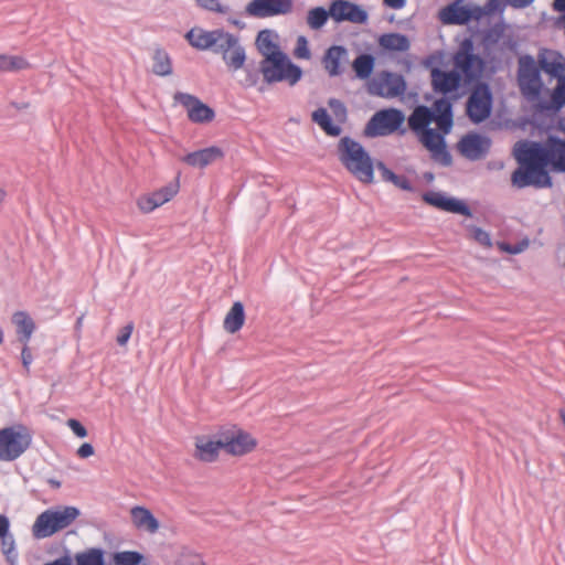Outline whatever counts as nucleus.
Returning a JSON list of instances; mask_svg holds the SVG:
<instances>
[{"mask_svg":"<svg viewBox=\"0 0 565 565\" xmlns=\"http://www.w3.org/2000/svg\"><path fill=\"white\" fill-rule=\"evenodd\" d=\"M557 129L565 135L564 120H559ZM513 154L519 168L513 171L511 182L518 189L551 188L553 182L548 166L555 171L565 172V140L559 137L550 135L544 142L519 141Z\"/></svg>","mask_w":565,"mask_h":565,"instance_id":"obj_1","label":"nucleus"},{"mask_svg":"<svg viewBox=\"0 0 565 565\" xmlns=\"http://www.w3.org/2000/svg\"><path fill=\"white\" fill-rule=\"evenodd\" d=\"M557 129L565 135L564 120H559ZM513 154L519 168L513 171L511 182L518 189L551 188L553 182L548 166L555 171L565 172V140L559 137L550 135L544 142L519 141Z\"/></svg>","mask_w":565,"mask_h":565,"instance_id":"obj_2","label":"nucleus"},{"mask_svg":"<svg viewBox=\"0 0 565 565\" xmlns=\"http://www.w3.org/2000/svg\"><path fill=\"white\" fill-rule=\"evenodd\" d=\"M409 129L422 145L431 152L434 160L448 167L452 157L447 150L445 136L454 127L452 102L447 97L436 99L430 107L418 105L407 118Z\"/></svg>","mask_w":565,"mask_h":565,"instance_id":"obj_3","label":"nucleus"},{"mask_svg":"<svg viewBox=\"0 0 565 565\" xmlns=\"http://www.w3.org/2000/svg\"><path fill=\"white\" fill-rule=\"evenodd\" d=\"M339 160L358 180L372 183L374 164L365 148L349 136L342 137L338 143Z\"/></svg>","mask_w":565,"mask_h":565,"instance_id":"obj_4","label":"nucleus"},{"mask_svg":"<svg viewBox=\"0 0 565 565\" xmlns=\"http://www.w3.org/2000/svg\"><path fill=\"white\" fill-rule=\"evenodd\" d=\"M81 512L76 507L65 505L47 509L38 515L32 534L35 539H46L70 526Z\"/></svg>","mask_w":565,"mask_h":565,"instance_id":"obj_5","label":"nucleus"},{"mask_svg":"<svg viewBox=\"0 0 565 565\" xmlns=\"http://www.w3.org/2000/svg\"><path fill=\"white\" fill-rule=\"evenodd\" d=\"M259 70L268 84L286 81L295 85L302 76V70L280 50L267 54L260 62Z\"/></svg>","mask_w":565,"mask_h":565,"instance_id":"obj_6","label":"nucleus"},{"mask_svg":"<svg viewBox=\"0 0 565 565\" xmlns=\"http://www.w3.org/2000/svg\"><path fill=\"white\" fill-rule=\"evenodd\" d=\"M32 434L24 425H12L0 429V461H14L31 446Z\"/></svg>","mask_w":565,"mask_h":565,"instance_id":"obj_7","label":"nucleus"},{"mask_svg":"<svg viewBox=\"0 0 565 565\" xmlns=\"http://www.w3.org/2000/svg\"><path fill=\"white\" fill-rule=\"evenodd\" d=\"M473 51V41L467 38L454 55L455 71L460 73L461 81L468 85L479 82L486 66L483 58Z\"/></svg>","mask_w":565,"mask_h":565,"instance_id":"obj_8","label":"nucleus"},{"mask_svg":"<svg viewBox=\"0 0 565 565\" xmlns=\"http://www.w3.org/2000/svg\"><path fill=\"white\" fill-rule=\"evenodd\" d=\"M541 72V64L532 55L526 54L519 57L518 86L521 94L529 100H537L544 88Z\"/></svg>","mask_w":565,"mask_h":565,"instance_id":"obj_9","label":"nucleus"},{"mask_svg":"<svg viewBox=\"0 0 565 565\" xmlns=\"http://www.w3.org/2000/svg\"><path fill=\"white\" fill-rule=\"evenodd\" d=\"M493 96L489 84L477 82L466 103V114L473 124L488 119L492 111Z\"/></svg>","mask_w":565,"mask_h":565,"instance_id":"obj_10","label":"nucleus"},{"mask_svg":"<svg viewBox=\"0 0 565 565\" xmlns=\"http://www.w3.org/2000/svg\"><path fill=\"white\" fill-rule=\"evenodd\" d=\"M405 115L397 108H387L376 111L367 121L364 134L369 137H382L399 130Z\"/></svg>","mask_w":565,"mask_h":565,"instance_id":"obj_11","label":"nucleus"},{"mask_svg":"<svg viewBox=\"0 0 565 565\" xmlns=\"http://www.w3.org/2000/svg\"><path fill=\"white\" fill-rule=\"evenodd\" d=\"M457 147L462 157L470 161H478L489 153L491 139L477 132H469L459 140Z\"/></svg>","mask_w":565,"mask_h":565,"instance_id":"obj_12","label":"nucleus"},{"mask_svg":"<svg viewBox=\"0 0 565 565\" xmlns=\"http://www.w3.org/2000/svg\"><path fill=\"white\" fill-rule=\"evenodd\" d=\"M175 103L181 104L188 110V117L190 121L195 124H204L210 122L214 119L215 113L214 110L202 103L196 96L177 92L173 96Z\"/></svg>","mask_w":565,"mask_h":565,"instance_id":"obj_13","label":"nucleus"},{"mask_svg":"<svg viewBox=\"0 0 565 565\" xmlns=\"http://www.w3.org/2000/svg\"><path fill=\"white\" fill-rule=\"evenodd\" d=\"M292 8V0H253L246 6V13L255 18H268L288 14Z\"/></svg>","mask_w":565,"mask_h":565,"instance_id":"obj_14","label":"nucleus"},{"mask_svg":"<svg viewBox=\"0 0 565 565\" xmlns=\"http://www.w3.org/2000/svg\"><path fill=\"white\" fill-rule=\"evenodd\" d=\"M223 439V449L231 455L242 456L252 451L256 447V440L241 429H231L221 433Z\"/></svg>","mask_w":565,"mask_h":565,"instance_id":"obj_15","label":"nucleus"},{"mask_svg":"<svg viewBox=\"0 0 565 565\" xmlns=\"http://www.w3.org/2000/svg\"><path fill=\"white\" fill-rule=\"evenodd\" d=\"M423 200L427 204L437 207L441 211L471 216L470 207L461 200L449 198L441 192L428 191L423 194Z\"/></svg>","mask_w":565,"mask_h":565,"instance_id":"obj_16","label":"nucleus"},{"mask_svg":"<svg viewBox=\"0 0 565 565\" xmlns=\"http://www.w3.org/2000/svg\"><path fill=\"white\" fill-rule=\"evenodd\" d=\"M331 18L337 22L364 23L367 20V13L355 3L335 0L331 3Z\"/></svg>","mask_w":565,"mask_h":565,"instance_id":"obj_17","label":"nucleus"},{"mask_svg":"<svg viewBox=\"0 0 565 565\" xmlns=\"http://www.w3.org/2000/svg\"><path fill=\"white\" fill-rule=\"evenodd\" d=\"M431 87L437 94H443L444 97L450 93L456 92L461 85L460 73L454 71H444L439 67H434L430 71Z\"/></svg>","mask_w":565,"mask_h":565,"instance_id":"obj_18","label":"nucleus"},{"mask_svg":"<svg viewBox=\"0 0 565 565\" xmlns=\"http://www.w3.org/2000/svg\"><path fill=\"white\" fill-rule=\"evenodd\" d=\"M537 61L547 75L556 81L565 79V56L561 52L544 50L539 53Z\"/></svg>","mask_w":565,"mask_h":565,"instance_id":"obj_19","label":"nucleus"},{"mask_svg":"<svg viewBox=\"0 0 565 565\" xmlns=\"http://www.w3.org/2000/svg\"><path fill=\"white\" fill-rule=\"evenodd\" d=\"M223 157L224 152L220 147L211 146L185 154L182 161L190 167L203 169Z\"/></svg>","mask_w":565,"mask_h":565,"instance_id":"obj_20","label":"nucleus"},{"mask_svg":"<svg viewBox=\"0 0 565 565\" xmlns=\"http://www.w3.org/2000/svg\"><path fill=\"white\" fill-rule=\"evenodd\" d=\"M460 0H457L440 11V20L445 24L462 25L470 22L473 18L472 10L467 6H461Z\"/></svg>","mask_w":565,"mask_h":565,"instance_id":"obj_21","label":"nucleus"},{"mask_svg":"<svg viewBox=\"0 0 565 565\" xmlns=\"http://www.w3.org/2000/svg\"><path fill=\"white\" fill-rule=\"evenodd\" d=\"M195 457L201 461L212 462L216 460L218 450L223 449V439L221 434L217 440L206 439L204 436L196 437L195 440Z\"/></svg>","mask_w":565,"mask_h":565,"instance_id":"obj_22","label":"nucleus"},{"mask_svg":"<svg viewBox=\"0 0 565 565\" xmlns=\"http://www.w3.org/2000/svg\"><path fill=\"white\" fill-rule=\"evenodd\" d=\"M347 56L348 50L342 45H332L326 51L322 63L330 76H339L343 73L341 61Z\"/></svg>","mask_w":565,"mask_h":565,"instance_id":"obj_23","label":"nucleus"},{"mask_svg":"<svg viewBox=\"0 0 565 565\" xmlns=\"http://www.w3.org/2000/svg\"><path fill=\"white\" fill-rule=\"evenodd\" d=\"M134 525L137 529H143L149 533H156L159 530V521L153 516L151 511L145 507H134L130 510Z\"/></svg>","mask_w":565,"mask_h":565,"instance_id":"obj_24","label":"nucleus"},{"mask_svg":"<svg viewBox=\"0 0 565 565\" xmlns=\"http://www.w3.org/2000/svg\"><path fill=\"white\" fill-rule=\"evenodd\" d=\"M12 322L17 328L18 341L28 344L35 330L33 319L26 311H17L12 316Z\"/></svg>","mask_w":565,"mask_h":565,"instance_id":"obj_25","label":"nucleus"},{"mask_svg":"<svg viewBox=\"0 0 565 565\" xmlns=\"http://www.w3.org/2000/svg\"><path fill=\"white\" fill-rule=\"evenodd\" d=\"M565 106V78L556 81V86L550 92V100H539L541 111H559Z\"/></svg>","mask_w":565,"mask_h":565,"instance_id":"obj_26","label":"nucleus"},{"mask_svg":"<svg viewBox=\"0 0 565 565\" xmlns=\"http://www.w3.org/2000/svg\"><path fill=\"white\" fill-rule=\"evenodd\" d=\"M244 322V305L241 301H235L224 318L223 328L226 332L234 334L243 328Z\"/></svg>","mask_w":565,"mask_h":565,"instance_id":"obj_27","label":"nucleus"},{"mask_svg":"<svg viewBox=\"0 0 565 565\" xmlns=\"http://www.w3.org/2000/svg\"><path fill=\"white\" fill-rule=\"evenodd\" d=\"M217 33L218 30L204 31L201 29H192L186 33V39L193 47L199 50H211L215 44V36Z\"/></svg>","mask_w":565,"mask_h":565,"instance_id":"obj_28","label":"nucleus"},{"mask_svg":"<svg viewBox=\"0 0 565 565\" xmlns=\"http://www.w3.org/2000/svg\"><path fill=\"white\" fill-rule=\"evenodd\" d=\"M173 72L172 60L169 53L161 47H157L152 54V73L166 77Z\"/></svg>","mask_w":565,"mask_h":565,"instance_id":"obj_29","label":"nucleus"},{"mask_svg":"<svg viewBox=\"0 0 565 565\" xmlns=\"http://www.w3.org/2000/svg\"><path fill=\"white\" fill-rule=\"evenodd\" d=\"M311 119L330 137H338L342 132V128L333 124L332 118L323 107L316 109L311 115Z\"/></svg>","mask_w":565,"mask_h":565,"instance_id":"obj_30","label":"nucleus"},{"mask_svg":"<svg viewBox=\"0 0 565 565\" xmlns=\"http://www.w3.org/2000/svg\"><path fill=\"white\" fill-rule=\"evenodd\" d=\"M376 168L383 181L391 182L396 188L402 189L404 191H414L411 181L405 175L396 174L391 169H388L384 162L377 161Z\"/></svg>","mask_w":565,"mask_h":565,"instance_id":"obj_31","label":"nucleus"},{"mask_svg":"<svg viewBox=\"0 0 565 565\" xmlns=\"http://www.w3.org/2000/svg\"><path fill=\"white\" fill-rule=\"evenodd\" d=\"M382 77L386 85V98L402 96L406 90V82L403 75L392 72H383Z\"/></svg>","mask_w":565,"mask_h":565,"instance_id":"obj_32","label":"nucleus"},{"mask_svg":"<svg viewBox=\"0 0 565 565\" xmlns=\"http://www.w3.org/2000/svg\"><path fill=\"white\" fill-rule=\"evenodd\" d=\"M380 45L387 51L405 52L409 49V40L401 33H386L380 38Z\"/></svg>","mask_w":565,"mask_h":565,"instance_id":"obj_33","label":"nucleus"},{"mask_svg":"<svg viewBox=\"0 0 565 565\" xmlns=\"http://www.w3.org/2000/svg\"><path fill=\"white\" fill-rule=\"evenodd\" d=\"M375 57L371 54H360L352 63V68L356 77L366 79L373 73Z\"/></svg>","mask_w":565,"mask_h":565,"instance_id":"obj_34","label":"nucleus"},{"mask_svg":"<svg viewBox=\"0 0 565 565\" xmlns=\"http://www.w3.org/2000/svg\"><path fill=\"white\" fill-rule=\"evenodd\" d=\"M246 60L245 49L241 45L239 40L236 44L223 56V61L230 70L237 71L243 67Z\"/></svg>","mask_w":565,"mask_h":565,"instance_id":"obj_35","label":"nucleus"},{"mask_svg":"<svg viewBox=\"0 0 565 565\" xmlns=\"http://www.w3.org/2000/svg\"><path fill=\"white\" fill-rule=\"evenodd\" d=\"M76 565H106L105 552L93 547L75 555Z\"/></svg>","mask_w":565,"mask_h":565,"instance_id":"obj_36","label":"nucleus"},{"mask_svg":"<svg viewBox=\"0 0 565 565\" xmlns=\"http://www.w3.org/2000/svg\"><path fill=\"white\" fill-rule=\"evenodd\" d=\"M236 40L237 36L220 29L217 35L215 36V44L211 50L214 53L222 54L223 57L228 52V50L236 44Z\"/></svg>","mask_w":565,"mask_h":565,"instance_id":"obj_37","label":"nucleus"},{"mask_svg":"<svg viewBox=\"0 0 565 565\" xmlns=\"http://www.w3.org/2000/svg\"><path fill=\"white\" fill-rule=\"evenodd\" d=\"M329 17H331V8L326 10L323 7H316L309 10L307 23L310 29L319 30L327 23Z\"/></svg>","mask_w":565,"mask_h":565,"instance_id":"obj_38","label":"nucleus"},{"mask_svg":"<svg viewBox=\"0 0 565 565\" xmlns=\"http://www.w3.org/2000/svg\"><path fill=\"white\" fill-rule=\"evenodd\" d=\"M256 45L259 53L266 57L267 54L279 50L278 45L273 41V32L270 30H262L256 38Z\"/></svg>","mask_w":565,"mask_h":565,"instance_id":"obj_39","label":"nucleus"},{"mask_svg":"<svg viewBox=\"0 0 565 565\" xmlns=\"http://www.w3.org/2000/svg\"><path fill=\"white\" fill-rule=\"evenodd\" d=\"M26 66L28 62L21 56L0 54V72H14Z\"/></svg>","mask_w":565,"mask_h":565,"instance_id":"obj_40","label":"nucleus"},{"mask_svg":"<svg viewBox=\"0 0 565 565\" xmlns=\"http://www.w3.org/2000/svg\"><path fill=\"white\" fill-rule=\"evenodd\" d=\"M143 555L137 551H125L114 554L115 565H139Z\"/></svg>","mask_w":565,"mask_h":565,"instance_id":"obj_41","label":"nucleus"},{"mask_svg":"<svg viewBox=\"0 0 565 565\" xmlns=\"http://www.w3.org/2000/svg\"><path fill=\"white\" fill-rule=\"evenodd\" d=\"M367 93L372 96L385 97L386 98V85L384 77L373 78L367 83Z\"/></svg>","mask_w":565,"mask_h":565,"instance_id":"obj_42","label":"nucleus"},{"mask_svg":"<svg viewBox=\"0 0 565 565\" xmlns=\"http://www.w3.org/2000/svg\"><path fill=\"white\" fill-rule=\"evenodd\" d=\"M0 539H1V548H2L3 554L6 555L7 559L10 563H13L18 556L14 551L13 536L11 534H8L4 537H0Z\"/></svg>","mask_w":565,"mask_h":565,"instance_id":"obj_43","label":"nucleus"},{"mask_svg":"<svg viewBox=\"0 0 565 565\" xmlns=\"http://www.w3.org/2000/svg\"><path fill=\"white\" fill-rule=\"evenodd\" d=\"M295 55L298 58L309 60L311 57V52L308 47V41L305 36L300 35L297 40V46L295 49Z\"/></svg>","mask_w":565,"mask_h":565,"instance_id":"obj_44","label":"nucleus"},{"mask_svg":"<svg viewBox=\"0 0 565 565\" xmlns=\"http://www.w3.org/2000/svg\"><path fill=\"white\" fill-rule=\"evenodd\" d=\"M196 3L209 11L225 13L226 9L218 2V0H195Z\"/></svg>","mask_w":565,"mask_h":565,"instance_id":"obj_45","label":"nucleus"},{"mask_svg":"<svg viewBox=\"0 0 565 565\" xmlns=\"http://www.w3.org/2000/svg\"><path fill=\"white\" fill-rule=\"evenodd\" d=\"M134 331V323L132 322H129L127 323L125 327H122L119 331V334L117 335V343L122 347V345H126L128 340L130 339L131 337V333Z\"/></svg>","mask_w":565,"mask_h":565,"instance_id":"obj_46","label":"nucleus"},{"mask_svg":"<svg viewBox=\"0 0 565 565\" xmlns=\"http://www.w3.org/2000/svg\"><path fill=\"white\" fill-rule=\"evenodd\" d=\"M472 233H473V238L478 243H480L481 245H484V246H491V237L488 232H486L484 230H482L480 227H473Z\"/></svg>","mask_w":565,"mask_h":565,"instance_id":"obj_47","label":"nucleus"},{"mask_svg":"<svg viewBox=\"0 0 565 565\" xmlns=\"http://www.w3.org/2000/svg\"><path fill=\"white\" fill-rule=\"evenodd\" d=\"M138 206L142 212L149 213V212L153 211L156 207H158V203H156L153 198L150 195V196L140 198L138 200Z\"/></svg>","mask_w":565,"mask_h":565,"instance_id":"obj_48","label":"nucleus"},{"mask_svg":"<svg viewBox=\"0 0 565 565\" xmlns=\"http://www.w3.org/2000/svg\"><path fill=\"white\" fill-rule=\"evenodd\" d=\"M67 426L77 437L85 438L87 436V429L77 419H68Z\"/></svg>","mask_w":565,"mask_h":565,"instance_id":"obj_49","label":"nucleus"},{"mask_svg":"<svg viewBox=\"0 0 565 565\" xmlns=\"http://www.w3.org/2000/svg\"><path fill=\"white\" fill-rule=\"evenodd\" d=\"M21 360H22V365H23L24 370L26 371V373H29L30 365L33 361V356H32L31 350L28 344H23V348L21 351Z\"/></svg>","mask_w":565,"mask_h":565,"instance_id":"obj_50","label":"nucleus"},{"mask_svg":"<svg viewBox=\"0 0 565 565\" xmlns=\"http://www.w3.org/2000/svg\"><path fill=\"white\" fill-rule=\"evenodd\" d=\"M179 185L168 184L159 190L162 195V199L167 196V202L170 201L178 193Z\"/></svg>","mask_w":565,"mask_h":565,"instance_id":"obj_51","label":"nucleus"},{"mask_svg":"<svg viewBox=\"0 0 565 565\" xmlns=\"http://www.w3.org/2000/svg\"><path fill=\"white\" fill-rule=\"evenodd\" d=\"M179 185L168 184L159 190L162 195V199L167 196V202L170 201L178 193Z\"/></svg>","mask_w":565,"mask_h":565,"instance_id":"obj_52","label":"nucleus"},{"mask_svg":"<svg viewBox=\"0 0 565 565\" xmlns=\"http://www.w3.org/2000/svg\"><path fill=\"white\" fill-rule=\"evenodd\" d=\"M179 185L168 184L159 190L162 195V199L167 196V202L170 201L178 193Z\"/></svg>","mask_w":565,"mask_h":565,"instance_id":"obj_53","label":"nucleus"},{"mask_svg":"<svg viewBox=\"0 0 565 565\" xmlns=\"http://www.w3.org/2000/svg\"><path fill=\"white\" fill-rule=\"evenodd\" d=\"M77 455L81 457V458H88L90 457L92 455H94V447L88 444V443H84L83 445L79 446V448L77 449Z\"/></svg>","mask_w":565,"mask_h":565,"instance_id":"obj_54","label":"nucleus"},{"mask_svg":"<svg viewBox=\"0 0 565 565\" xmlns=\"http://www.w3.org/2000/svg\"><path fill=\"white\" fill-rule=\"evenodd\" d=\"M328 104H329V106H330L331 108H333V109H334L335 115H339V113H338V109H339V110H340V113H341L343 116H345V114H347V109H345V106L343 105V103H342V102H340L339 99H335V98H331V99L329 100V103H328Z\"/></svg>","mask_w":565,"mask_h":565,"instance_id":"obj_55","label":"nucleus"},{"mask_svg":"<svg viewBox=\"0 0 565 565\" xmlns=\"http://www.w3.org/2000/svg\"><path fill=\"white\" fill-rule=\"evenodd\" d=\"M10 522L6 515H0V537L9 534Z\"/></svg>","mask_w":565,"mask_h":565,"instance_id":"obj_56","label":"nucleus"},{"mask_svg":"<svg viewBox=\"0 0 565 565\" xmlns=\"http://www.w3.org/2000/svg\"><path fill=\"white\" fill-rule=\"evenodd\" d=\"M534 0H509V4L515 9H523L533 3Z\"/></svg>","mask_w":565,"mask_h":565,"instance_id":"obj_57","label":"nucleus"},{"mask_svg":"<svg viewBox=\"0 0 565 565\" xmlns=\"http://www.w3.org/2000/svg\"><path fill=\"white\" fill-rule=\"evenodd\" d=\"M44 565H72V559L70 556L65 555L54 559L53 562L46 563Z\"/></svg>","mask_w":565,"mask_h":565,"instance_id":"obj_58","label":"nucleus"},{"mask_svg":"<svg viewBox=\"0 0 565 565\" xmlns=\"http://www.w3.org/2000/svg\"><path fill=\"white\" fill-rule=\"evenodd\" d=\"M406 0H384V4L392 9H401L405 6Z\"/></svg>","mask_w":565,"mask_h":565,"instance_id":"obj_59","label":"nucleus"},{"mask_svg":"<svg viewBox=\"0 0 565 565\" xmlns=\"http://www.w3.org/2000/svg\"><path fill=\"white\" fill-rule=\"evenodd\" d=\"M553 9L555 11L565 12V0H554ZM564 21H565V15H564Z\"/></svg>","mask_w":565,"mask_h":565,"instance_id":"obj_60","label":"nucleus"},{"mask_svg":"<svg viewBox=\"0 0 565 565\" xmlns=\"http://www.w3.org/2000/svg\"><path fill=\"white\" fill-rule=\"evenodd\" d=\"M151 196L153 198L154 202L158 203V206L164 204L167 202V196L162 199V195L161 193L158 191L153 192L151 194Z\"/></svg>","mask_w":565,"mask_h":565,"instance_id":"obj_61","label":"nucleus"},{"mask_svg":"<svg viewBox=\"0 0 565 565\" xmlns=\"http://www.w3.org/2000/svg\"><path fill=\"white\" fill-rule=\"evenodd\" d=\"M486 8L488 12H493L498 8V0H489Z\"/></svg>","mask_w":565,"mask_h":565,"instance_id":"obj_62","label":"nucleus"},{"mask_svg":"<svg viewBox=\"0 0 565 565\" xmlns=\"http://www.w3.org/2000/svg\"><path fill=\"white\" fill-rule=\"evenodd\" d=\"M28 106H29L28 103L17 104V109H25V108H28Z\"/></svg>","mask_w":565,"mask_h":565,"instance_id":"obj_63","label":"nucleus"},{"mask_svg":"<svg viewBox=\"0 0 565 565\" xmlns=\"http://www.w3.org/2000/svg\"><path fill=\"white\" fill-rule=\"evenodd\" d=\"M561 418H562V420H563V423L565 425V409L561 411Z\"/></svg>","mask_w":565,"mask_h":565,"instance_id":"obj_64","label":"nucleus"}]
</instances>
